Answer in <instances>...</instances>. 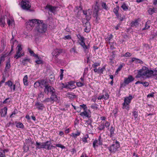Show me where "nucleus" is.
Wrapping results in <instances>:
<instances>
[{"label":"nucleus","mask_w":157,"mask_h":157,"mask_svg":"<svg viewBox=\"0 0 157 157\" xmlns=\"http://www.w3.org/2000/svg\"><path fill=\"white\" fill-rule=\"evenodd\" d=\"M136 71L137 73L135 76L136 78H144V77L148 78L151 77L153 73V71L152 70H149L148 68L145 66H143L141 69Z\"/></svg>","instance_id":"nucleus-1"},{"label":"nucleus","mask_w":157,"mask_h":157,"mask_svg":"<svg viewBox=\"0 0 157 157\" xmlns=\"http://www.w3.org/2000/svg\"><path fill=\"white\" fill-rule=\"evenodd\" d=\"M40 22H38V23L36 25L35 30L38 32L39 33H44L47 30V25L43 23V20H40Z\"/></svg>","instance_id":"nucleus-2"},{"label":"nucleus","mask_w":157,"mask_h":157,"mask_svg":"<svg viewBox=\"0 0 157 157\" xmlns=\"http://www.w3.org/2000/svg\"><path fill=\"white\" fill-rule=\"evenodd\" d=\"M120 147V145L119 142L116 141L115 143H113L107 148L111 154H113L118 151Z\"/></svg>","instance_id":"nucleus-3"},{"label":"nucleus","mask_w":157,"mask_h":157,"mask_svg":"<svg viewBox=\"0 0 157 157\" xmlns=\"http://www.w3.org/2000/svg\"><path fill=\"white\" fill-rule=\"evenodd\" d=\"M132 99L133 97L131 95H130L128 97H126L124 99V102L122 104V108L123 109H125L127 110H129V104Z\"/></svg>","instance_id":"nucleus-4"},{"label":"nucleus","mask_w":157,"mask_h":157,"mask_svg":"<svg viewBox=\"0 0 157 157\" xmlns=\"http://www.w3.org/2000/svg\"><path fill=\"white\" fill-rule=\"evenodd\" d=\"M63 50L62 49H56L53 52L52 54V60L55 62L57 63L59 62V60L57 58V56L59 54L63 52Z\"/></svg>","instance_id":"nucleus-5"},{"label":"nucleus","mask_w":157,"mask_h":157,"mask_svg":"<svg viewBox=\"0 0 157 157\" xmlns=\"http://www.w3.org/2000/svg\"><path fill=\"white\" fill-rule=\"evenodd\" d=\"M40 20L37 19H34L30 20L26 22V27L29 29H31L34 26L36 27L38 22H40Z\"/></svg>","instance_id":"nucleus-6"},{"label":"nucleus","mask_w":157,"mask_h":157,"mask_svg":"<svg viewBox=\"0 0 157 157\" xmlns=\"http://www.w3.org/2000/svg\"><path fill=\"white\" fill-rule=\"evenodd\" d=\"M99 9V6L98 5V2H96V4L93 7V17L95 18L96 21H98L99 19V18L98 17V13Z\"/></svg>","instance_id":"nucleus-7"},{"label":"nucleus","mask_w":157,"mask_h":157,"mask_svg":"<svg viewBox=\"0 0 157 157\" xmlns=\"http://www.w3.org/2000/svg\"><path fill=\"white\" fill-rule=\"evenodd\" d=\"M17 51L16 54L14 56V58L16 59L23 56L24 55V52L22 53V48L21 47V45L18 44L16 48Z\"/></svg>","instance_id":"nucleus-8"},{"label":"nucleus","mask_w":157,"mask_h":157,"mask_svg":"<svg viewBox=\"0 0 157 157\" xmlns=\"http://www.w3.org/2000/svg\"><path fill=\"white\" fill-rule=\"evenodd\" d=\"M30 0H22L21 6V8L24 10H28L31 7V4Z\"/></svg>","instance_id":"nucleus-9"},{"label":"nucleus","mask_w":157,"mask_h":157,"mask_svg":"<svg viewBox=\"0 0 157 157\" xmlns=\"http://www.w3.org/2000/svg\"><path fill=\"white\" fill-rule=\"evenodd\" d=\"M44 86L45 87L44 91L45 93L48 94L49 93L50 94H54L55 92V90L52 86L47 85L45 84Z\"/></svg>","instance_id":"nucleus-10"},{"label":"nucleus","mask_w":157,"mask_h":157,"mask_svg":"<svg viewBox=\"0 0 157 157\" xmlns=\"http://www.w3.org/2000/svg\"><path fill=\"white\" fill-rule=\"evenodd\" d=\"M109 95L107 91L106 90H104L103 91L102 94H100V95L98 98V99L99 100L102 99L106 100L109 98Z\"/></svg>","instance_id":"nucleus-11"},{"label":"nucleus","mask_w":157,"mask_h":157,"mask_svg":"<svg viewBox=\"0 0 157 157\" xmlns=\"http://www.w3.org/2000/svg\"><path fill=\"white\" fill-rule=\"evenodd\" d=\"M93 146L94 148L98 147V145H101L102 144V140L100 136L98 138V140H95L93 142Z\"/></svg>","instance_id":"nucleus-12"},{"label":"nucleus","mask_w":157,"mask_h":157,"mask_svg":"<svg viewBox=\"0 0 157 157\" xmlns=\"http://www.w3.org/2000/svg\"><path fill=\"white\" fill-rule=\"evenodd\" d=\"M5 85L8 86L10 88L11 91H14L16 89V85L13 84V82L10 80L5 82Z\"/></svg>","instance_id":"nucleus-13"},{"label":"nucleus","mask_w":157,"mask_h":157,"mask_svg":"<svg viewBox=\"0 0 157 157\" xmlns=\"http://www.w3.org/2000/svg\"><path fill=\"white\" fill-rule=\"evenodd\" d=\"M83 12L85 16V17L87 21H89L91 17V11L89 9L87 10H83Z\"/></svg>","instance_id":"nucleus-14"},{"label":"nucleus","mask_w":157,"mask_h":157,"mask_svg":"<svg viewBox=\"0 0 157 157\" xmlns=\"http://www.w3.org/2000/svg\"><path fill=\"white\" fill-rule=\"evenodd\" d=\"M134 78L131 75H129L128 78H125L124 79V83L126 85H128L130 83L134 81Z\"/></svg>","instance_id":"nucleus-15"},{"label":"nucleus","mask_w":157,"mask_h":157,"mask_svg":"<svg viewBox=\"0 0 157 157\" xmlns=\"http://www.w3.org/2000/svg\"><path fill=\"white\" fill-rule=\"evenodd\" d=\"M58 7L57 6H53L50 5H47L46 6L45 9H48L50 11L53 13H54L56 11Z\"/></svg>","instance_id":"nucleus-16"},{"label":"nucleus","mask_w":157,"mask_h":157,"mask_svg":"<svg viewBox=\"0 0 157 157\" xmlns=\"http://www.w3.org/2000/svg\"><path fill=\"white\" fill-rule=\"evenodd\" d=\"M48 141H47L45 142H43L44 149H45L47 150L51 149L52 147H55L51 145L50 144H48Z\"/></svg>","instance_id":"nucleus-17"},{"label":"nucleus","mask_w":157,"mask_h":157,"mask_svg":"<svg viewBox=\"0 0 157 157\" xmlns=\"http://www.w3.org/2000/svg\"><path fill=\"white\" fill-rule=\"evenodd\" d=\"M46 83V81L44 80H42L40 82H35L34 84V86L35 88H36L40 86L42 87V85L44 86V85Z\"/></svg>","instance_id":"nucleus-18"},{"label":"nucleus","mask_w":157,"mask_h":157,"mask_svg":"<svg viewBox=\"0 0 157 157\" xmlns=\"http://www.w3.org/2000/svg\"><path fill=\"white\" fill-rule=\"evenodd\" d=\"M85 28L84 31L86 33H89L90 30L91 26L90 24L89 21H87L85 25Z\"/></svg>","instance_id":"nucleus-19"},{"label":"nucleus","mask_w":157,"mask_h":157,"mask_svg":"<svg viewBox=\"0 0 157 157\" xmlns=\"http://www.w3.org/2000/svg\"><path fill=\"white\" fill-rule=\"evenodd\" d=\"M6 16L5 15L0 16V24L2 27H4L6 24L5 22Z\"/></svg>","instance_id":"nucleus-20"},{"label":"nucleus","mask_w":157,"mask_h":157,"mask_svg":"<svg viewBox=\"0 0 157 157\" xmlns=\"http://www.w3.org/2000/svg\"><path fill=\"white\" fill-rule=\"evenodd\" d=\"M7 108L6 107H5L3 108L2 109L0 112L1 116L2 117H5L7 114Z\"/></svg>","instance_id":"nucleus-21"},{"label":"nucleus","mask_w":157,"mask_h":157,"mask_svg":"<svg viewBox=\"0 0 157 157\" xmlns=\"http://www.w3.org/2000/svg\"><path fill=\"white\" fill-rule=\"evenodd\" d=\"M7 23L9 26H12L14 24V21L13 18L10 17L7 18Z\"/></svg>","instance_id":"nucleus-22"},{"label":"nucleus","mask_w":157,"mask_h":157,"mask_svg":"<svg viewBox=\"0 0 157 157\" xmlns=\"http://www.w3.org/2000/svg\"><path fill=\"white\" fill-rule=\"evenodd\" d=\"M35 106L38 110H42L44 108V105L39 102L36 103Z\"/></svg>","instance_id":"nucleus-23"},{"label":"nucleus","mask_w":157,"mask_h":157,"mask_svg":"<svg viewBox=\"0 0 157 157\" xmlns=\"http://www.w3.org/2000/svg\"><path fill=\"white\" fill-rule=\"evenodd\" d=\"M43 144V143L40 142H36V150H37L38 149H41L42 148L44 149Z\"/></svg>","instance_id":"nucleus-24"},{"label":"nucleus","mask_w":157,"mask_h":157,"mask_svg":"<svg viewBox=\"0 0 157 157\" xmlns=\"http://www.w3.org/2000/svg\"><path fill=\"white\" fill-rule=\"evenodd\" d=\"M66 96L70 99H73L75 98L76 96L72 93H67Z\"/></svg>","instance_id":"nucleus-25"},{"label":"nucleus","mask_w":157,"mask_h":157,"mask_svg":"<svg viewBox=\"0 0 157 157\" xmlns=\"http://www.w3.org/2000/svg\"><path fill=\"white\" fill-rule=\"evenodd\" d=\"M139 20H135L132 21L131 23V26L132 27H136L139 24Z\"/></svg>","instance_id":"nucleus-26"},{"label":"nucleus","mask_w":157,"mask_h":157,"mask_svg":"<svg viewBox=\"0 0 157 157\" xmlns=\"http://www.w3.org/2000/svg\"><path fill=\"white\" fill-rule=\"evenodd\" d=\"M51 95L50 98L52 101H56L57 100V96L56 94V92H55L54 94H52Z\"/></svg>","instance_id":"nucleus-27"},{"label":"nucleus","mask_w":157,"mask_h":157,"mask_svg":"<svg viewBox=\"0 0 157 157\" xmlns=\"http://www.w3.org/2000/svg\"><path fill=\"white\" fill-rule=\"evenodd\" d=\"M157 9L156 8H150L148 9V12L151 15L153 14L154 13H155L156 12Z\"/></svg>","instance_id":"nucleus-28"},{"label":"nucleus","mask_w":157,"mask_h":157,"mask_svg":"<svg viewBox=\"0 0 157 157\" xmlns=\"http://www.w3.org/2000/svg\"><path fill=\"white\" fill-rule=\"evenodd\" d=\"M30 61V59L29 58H25L22 61V63L24 65H26L28 62H29Z\"/></svg>","instance_id":"nucleus-29"},{"label":"nucleus","mask_w":157,"mask_h":157,"mask_svg":"<svg viewBox=\"0 0 157 157\" xmlns=\"http://www.w3.org/2000/svg\"><path fill=\"white\" fill-rule=\"evenodd\" d=\"M105 128L104 121L101 122L100 124L98 127V129L100 131H101L103 130Z\"/></svg>","instance_id":"nucleus-30"},{"label":"nucleus","mask_w":157,"mask_h":157,"mask_svg":"<svg viewBox=\"0 0 157 157\" xmlns=\"http://www.w3.org/2000/svg\"><path fill=\"white\" fill-rule=\"evenodd\" d=\"M28 50L31 56H34L37 58H39V57L37 55L35 54L34 53L33 51L31 50V49L28 48Z\"/></svg>","instance_id":"nucleus-31"},{"label":"nucleus","mask_w":157,"mask_h":157,"mask_svg":"<svg viewBox=\"0 0 157 157\" xmlns=\"http://www.w3.org/2000/svg\"><path fill=\"white\" fill-rule=\"evenodd\" d=\"M110 136L112 138L114 134L115 128L112 126H111L110 129Z\"/></svg>","instance_id":"nucleus-32"},{"label":"nucleus","mask_w":157,"mask_h":157,"mask_svg":"<svg viewBox=\"0 0 157 157\" xmlns=\"http://www.w3.org/2000/svg\"><path fill=\"white\" fill-rule=\"evenodd\" d=\"M26 143L29 146H31L34 143V142L31 139H28L25 140Z\"/></svg>","instance_id":"nucleus-33"},{"label":"nucleus","mask_w":157,"mask_h":157,"mask_svg":"<svg viewBox=\"0 0 157 157\" xmlns=\"http://www.w3.org/2000/svg\"><path fill=\"white\" fill-rule=\"evenodd\" d=\"M151 21L150 20L148 21L145 23V26L144 28L142 29V30H144L145 29H147L149 28L150 25L149 24L150 23Z\"/></svg>","instance_id":"nucleus-34"},{"label":"nucleus","mask_w":157,"mask_h":157,"mask_svg":"<svg viewBox=\"0 0 157 157\" xmlns=\"http://www.w3.org/2000/svg\"><path fill=\"white\" fill-rule=\"evenodd\" d=\"M82 47L83 48L84 52L85 53H87L89 52V49L90 48L89 45H86L85 44Z\"/></svg>","instance_id":"nucleus-35"},{"label":"nucleus","mask_w":157,"mask_h":157,"mask_svg":"<svg viewBox=\"0 0 157 157\" xmlns=\"http://www.w3.org/2000/svg\"><path fill=\"white\" fill-rule=\"evenodd\" d=\"M28 76L27 75H25L23 79V81L24 84L25 86H27L28 84Z\"/></svg>","instance_id":"nucleus-36"},{"label":"nucleus","mask_w":157,"mask_h":157,"mask_svg":"<svg viewBox=\"0 0 157 157\" xmlns=\"http://www.w3.org/2000/svg\"><path fill=\"white\" fill-rule=\"evenodd\" d=\"M80 115L82 117H89V115L88 113L86 111H84L83 112H81Z\"/></svg>","instance_id":"nucleus-37"},{"label":"nucleus","mask_w":157,"mask_h":157,"mask_svg":"<svg viewBox=\"0 0 157 157\" xmlns=\"http://www.w3.org/2000/svg\"><path fill=\"white\" fill-rule=\"evenodd\" d=\"M80 134V132L77 131L76 133H72L71 136L74 138H76L78 136H79Z\"/></svg>","instance_id":"nucleus-38"},{"label":"nucleus","mask_w":157,"mask_h":157,"mask_svg":"<svg viewBox=\"0 0 157 157\" xmlns=\"http://www.w3.org/2000/svg\"><path fill=\"white\" fill-rule=\"evenodd\" d=\"M101 6L102 8L105 10H108L109 9L108 6L104 2H103L101 3Z\"/></svg>","instance_id":"nucleus-39"},{"label":"nucleus","mask_w":157,"mask_h":157,"mask_svg":"<svg viewBox=\"0 0 157 157\" xmlns=\"http://www.w3.org/2000/svg\"><path fill=\"white\" fill-rule=\"evenodd\" d=\"M105 68L104 67H103L101 68L100 67H99L98 69V71H97V73L99 74H102L103 71L104 70H105Z\"/></svg>","instance_id":"nucleus-40"},{"label":"nucleus","mask_w":157,"mask_h":157,"mask_svg":"<svg viewBox=\"0 0 157 157\" xmlns=\"http://www.w3.org/2000/svg\"><path fill=\"white\" fill-rule=\"evenodd\" d=\"M76 36L78 39V42H79L80 41H81L82 40H85L84 38L79 34H77Z\"/></svg>","instance_id":"nucleus-41"},{"label":"nucleus","mask_w":157,"mask_h":157,"mask_svg":"<svg viewBox=\"0 0 157 157\" xmlns=\"http://www.w3.org/2000/svg\"><path fill=\"white\" fill-rule=\"evenodd\" d=\"M121 7L122 8L123 10L124 11H127L128 9V6H127L126 4L124 3H123Z\"/></svg>","instance_id":"nucleus-42"},{"label":"nucleus","mask_w":157,"mask_h":157,"mask_svg":"<svg viewBox=\"0 0 157 157\" xmlns=\"http://www.w3.org/2000/svg\"><path fill=\"white\" fill-rule=\"evenodd\" d=\"M10 61L9 60L8 61H7L6 66V69H8L10 68Z\"/></svg>","instance_id":"nucleus-43"},{"label":"nucleus","mask_w":157,"mask_h":157,"mask_svg":"<svg viewBox=\"0 0 157 157\" xmlns=\"http://www.w3.org/2000/svg\"><path fill=\"white\" fill-rule=\"evenodd\" d=\"M16 126L17 128H22L23 127L24 125L23 124L21 123H18L16 125Z\"/></svg>","instance_id":"nucleus-44"},{"label":"nucleus","mask_w":157,"mask_h":157,"mask_svg":"<svg viewBox=\"0 0 157 157\" xmlns=\"http://www.w3.org/2000/svg\"><path fill=\"white\" fill-rule=\"evenodd\" d=\"M70 52L71 53H74V54L75 53H78V52L76 51V49H75V47H73L70 50Z\"/></svg>","instance_id":"nucleus-45"},{"label":"nucleus","mask_w":157,"mask_h":157,"mask_svg":"<svg viewBox=\"0 0 157 157\" xmlns=\"http://www.w3.org/2000/svg\"><path fill=\"white\" fill-rule=\"evenodd\" d=\"M133 115L134 116V118L136 119V118L138 116V112L136 111H133L132 112Z\"/></svg>","instance_id":"nucleus-46"},{"label":"nucleus","mask_w":157,"mask_h":157,"mask_svg":"<svg viewBox=\"0 0 157 157\" xmlns=\"http://www.w3.org/2000/svg\"><path fill=\"white\" fill-rule=\"evenodd\" d=\"M144 87H147L149 84V82H142L141 83Z\"/></svg>","instance_id":"nucleus-47"},{"label":"nucleus","mask_w":157,"mask_h":157,"mask_svg":"<svg viewBox=\"0 0 157 157\" xmlns=\"http://www.w3.org/2000/svg\"><path fill=\"white\" fill-rule=\"evenodd\" d=\"M9 98H6L3 102V104H9L10 103V101L9 100Z\"/></svg>","instance_id":"nucleus-48"},{"label":"nucleus","mask_w":157,"mask_h":157,"mask_svg":"<svg viewBox=\"0 0 157 157\" xmlns=\"http://www.w3.org/2000/svg\"><path fill=\"white\" fill-rule=\"evenodd\" d=\"M84 83L82 82H78L76 83L77 86L78 87H81L84 85Z\"/></svg>","instance_id":"nucleus-49"},{"label":"nucleus","mask_w":157,"mask_h":157,"mask_svg":"<svg viewBox=\"0 0 157 157\" xmlns=\"http://www.w3.org/2000/svg\"><path fill=\"white\" fill-rule=\"evenodd\" d=\"M5 57V55H3L0 57V66L1 65L2 62L4 60Z\"/></svg>","instance_id":"nucleus-50"},{"label":"nucleus","mask_w":157,"mask_h":157,"mask_svg":"<svg viewBox=\"0 0 157 157\" xmlns=\"http://www.w3.org/2000/svg\"><path fill=\"white\" fill-rule=\"evenodd\" d=\"M113 38V35L112 34H110L109 36L107 37L105 40L106 41H109Z\"/></svg>","instance_id":"nucleus-51"},{"label":"nucleus","mask_w":157,"mask_h":157,"mask_svg":"<svg viewBox=\"0 0 157 157\" xmlns=\"http://www.w3.org/2000/svg\"><path fill=\"white\" fill-rule=\"evenodd\" d=\"M80 106L83 108L84 111H86L87 109V107L85 104H83L82 105H80Z\"/></svg>","instance_id":"nucleus-52"},{"label":"nucleus","mask_w":157,"mask_h":157,"mask_svg":"<svg viewBox=\"0 0 157 157\" xmlns=\"http://www.w3.org/2000/svg\"><path fill=\"white\" fill-rule=\"evenodd\" d=\"M52 101L51 98H46L43 101V102H52Z\"/></svg>","instance_id":"nucleus-53"},{"label":"nucleus","mask_w":157,"mask_h":157,"mask_svg":"<svg viewBox=\"0 0 157 157\" xmlns=\"http://www.w3.org/2000/svg\"><path fill=\"white\" fill-rule=\"evenodd\" d=\"M38 60L36 61V63L37 64H40L43 63V61L39 57V58H37Z\"/></svg>","instance_id":"nucleus-54"},{"label":"nucleus","mask_w":157,"mask_h":157,"mask_svg":"<svg viewBox=\"0 0 157 157\" xmlns=\"http://www.w3.org/2000/svg\"><path fill=\"white\" fill-rule=\"evenodd\" d=\"M78 42L81 46H83V45L86 44L85 43V40H82L81 41H80L79 42Z\"/></svg>","instance_id":"nucleus-55"},{"label":"nucleus","mask_w":157,"mask_h":157,"mask_svg":"<svg viewBox=\"0 0 157 157\" xmlns=\"http://www.w3.org/2000/svg\"><path fill=\"white\" fill-rule=\"evenodd\" d=\"M61 71V73L60 75V80H62L63 79V70L61 69H60Z\"/></svg>","instance_id":"nucleus-56"},{"label":"nucleus","mask_w":157,"mask_h":157,"mask_svg":"<svg viewBox=\"0 0 157 157\" xmlns=\"http://www.w3.org/2000/svg\"><path fill=\"white\" fill-rule=\"evenodd\" d=\"M110 125V123L107 121H105L104 122V126L105 127L107 128L109 127Z\"/></svg>","instance_id":"nucleus-57"},{"label":"nucleus","mask_w":157,"mask_h":157,"mask_svg":"<svg viewBox=\"0 0 157 157\" xmlns=\"http://www.w3.org/2000/svg\"><path fill=\"white\" fill-rule=\"evenodd\" d=\"M100 65V63H94V64H93L92 66L93 67H97Z\"/></svg>","instance_id":"nucleus-58"},{"label":"nucleus","mask_w":157,"mask_h":157,"mask_svg":"<svg viewBox=\"0 0 157 157\" xmlns=\"http://www.w3.org/2000/svg\"><path fill=\"white\" fill-rule=\"evenodd\" d=\"M119 7H117L116 8H115L113 10V12L115 14L118 13V11L119 10Z\"/></svg>","instance_id":"nucleus-59"},{"label":"nucleus","mask_w":157,"mask_h":157,"mask_svg":"<svg viewBox=\"0 0 157 157\" xmlns=\"http://www.w3.org/2000/svg\"><path fill=\"white\" fill-rule=\"evenodd\" d=\"M132 55L131 53H130L129 52H126L125 54L122 56H124V57H130Z\"/></svg>","instance_id":"nucleus-60"},{"label":"nucleus","mask_w":157,"mask_h":157,"mask_svg":"<svg viewBox=\"0 0 157 157\" xmlns=\"http://www.w3.org/2000/svg\"><path fill=\"white\" fill-rule=\"evenodd\" d=\"M6 80V78L4 76H3L2 78V80L0 82V84H1L2 83H4Z\"/></svg>","instance_id":"nucleus-61"},{"label":"nucleus","mask_w":157,"mask_h":157,"mask_svg":"<svg viewBox=\"0 0 157 157\" xmlns=\"http://www.w3.org/2000/svg\"><path fill=\"white\" fill-rule=\"evenodd\" d=\"M56 146L57 147H60L62 149H64L65 148V147L62 145L60 144H56Z\"/></svg>","instance_id":"nucleus-62"},{"label":"nucleus","mask_w":157,"mask_h":157,"mask_svg":"<svg viewBox=\"0 0 157 157\" xmlns=\"http://www.w3.org/2000/svg\"><path fill=\"white\" fill-rule=\"evenodd\" d=\"M29 150V147L28 146H26L25 145L24 147V151L25 152H27Z\"/></svg>","instance_id":"nucleus-63"},{"label":"nucleus","mask_w":157,"mask_h":157,"mask_svg":"<svg viewBox=\"0 0 157 157\" xmlns=\"http://www.w3.org/2000/svg\"><path fill=\"white\" fill-rule=\"evenodd\" d=\"M123 65L122 64H121L117 68L116 70V72H118L121 71V69L123 67Z\"/></svg>","instance_id":"nucleus-64"}]
</instances>
